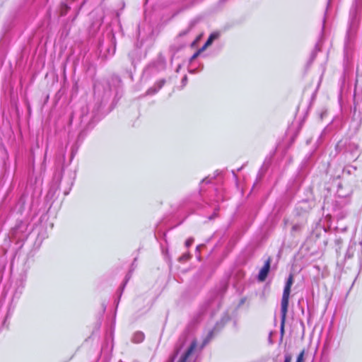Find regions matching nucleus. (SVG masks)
<instances>
[{
	"label": "nucleus",
	"mask_w": 362,
	"mask_h": 362,
	"mask_svg": "<svg viewBox=\"0 0 362 362\" xmlns=\"http://www.w3.org/2000/svg\"><path fill=\"white\" fill-rule=\"evenodd\" d=\"M206 342L204 341L203 345L199 349L195 339L189 336L181 337L174 356L175 362H197L199 352Z\"/></svg>",
	"instance_id": "1"
},
{
	"label": "nucleus",
	"mask_w": 362,
	"mask_h": 362,
	"mask_svg": "<svg viewBox=\"0 0 362 362\" xmlns=\"http://www.w3.org/2000/svg\"><path fill=\"white\" fill-rule=\"evenodd\" d=\"M293 283V275H289L288 278L286 280L282 298L281 301V337L283 338L284 334V326L286 322V315L288 312V300H289V296L291 293V288Z\"/></svg>",
	"instance_id": "2"
},
{
	"label": "nucleus",
	"mask_w": 362,
	"mask_h": 362,
	"mask_svg": "<svg viewBox=\"0 0 362 362\" xmlns=\"http://www.w3.org/2000/svg\"><path fill=\"white\" fill-rule=\"evenodd\" d=\"M270 269V259L269 258L264 263L263 267L260 269L258 274V279L259 281H264L269 272Z\"/></svg>",
	"instance_id": "3"
},
{
	"label": "nucleus",
	"mask_w": 362,
	"mask_h": 362,
	"mask_svg": "<svg viewBox=\"0 0 362 362\" xmlns=\"http://www.w3.org/2000/svg\"><path fill=\"white\" fill-rule=\"evenodd\" d=\"M144 339V335L142 332H136L132 337V341L135 343H140Z\"/></svg>",
	"instance_id": "4"
},
{
	"label": "nucleus",
	"mask_w": 362,
	"mask_h": 362,
	"mask_svg": "<svg viewBox=\"0 0 362 362\" xmlns=\"http://www.w3.org/2000/svg\"><path fill=\"white\" fill-rule=\"evenodd\" d=\"M165 83V81L164 80H162L160 81H159L158 83V88L157 89H154L153 90H152V89H149L148 90V93H154L156 92H157L159 89H160L162 88V86H163Z\"/></svg>",
	"instance_id": "5"
},
{
	"label": "nucleus",
	"mask_w": 362,
	"mask_h": 362,
	"mask_svg": "<svg viewBox=\"0 0 362 362\" xmlns=\"http://www.w3.org/2000/svg\"><path fill=\"white\" fill-rule=\"evenodd\" d=\"M305 351L303 350L297 357L296 362H303Z\"/></svg>",
	"instance_id": "6"
},
{
	"label": "nucleus",
	"mask_w": 362,
	"mask_h": 362,
	"mask_svg": "<svg viewBox=\"0 0 362 362\" xmlns=\"http://www.w3.org/2000/svg\"><path fill=\"white\" fill-rule=\"evenodd\" d=\"M69 7L66 6V5H62V15H65L67 12V10H68Z\"/></svg>",
	"instance_id": "7"
},
{
	"label": "nucleus",
	"mask_w": 362,
	"mask_h": 362,
	"mask_svg": "<svg viewBox=\"0 0 362 362\" xmlns=\"http://www.w3.org/2000/svg\"><path fill=\"white\" fill-rule=\"evenodd\" d=\"M213 41L214 40L211 38L209 37L205 45H204L203 49H205L206 47L209 46L213 42Z\"/></svg>",
	"instance_id": "8"
},
{
	"label": "nucleus",
	"mask_w": 362,
	"mask_h": 362,
	"mask_svg": "<svg viewBox=\"0 0 362 362\" xmlns=\"http://www.w3.org/2000/svg\"><path fill=\"white\" fill-rule=\"evenodd\" d=\"M219 36V34L218 33H211L209 36L210 38H211L213 40L217 39Z\"/></svg>",
	"instance_id": "9"
},
{
	"label": "nucleus",
	"mask_w": 362,
	"mask_h": 362,
	"mask_svg": "<svg viewBox=\"0 0 362 362\" xmlns=\"http://www.w3.org/2000/svg\"><path fill=\"white\" fill-rule=\"evenodd\" d=\"M194 242V240L193 238H188L186 242H185V245L187 247H189Z\"/></svg>",
	"instance_id": "10"
},
{
	"label": "nucleus",
	"mask_w": 362,
	"mask_h": 362,
	"mask_svg": "<svg viewBox=\"0 0 362 362\" xmlns=\"http://www.w3.org/2000/svg\"><path fill=\"white\" fill-rule=\"evenodd\" d=\"M291 356L290 354H286L284 357V362H291Z\"/></svg>",
	"instance_id": "11"
},
{
	"label": "nucleus",
	"mask_w": 362,
	"mask_h": 362,
	"mask_svg": "<svg viewBox=\"0 0 362 362\" xmlns=\"http://www.w3.org/2000/svg\"><path fill=\"white\" fill-rule=\"evenodd\" d=\"M197 56H198V52L195 53V54L192 57L191 60L194 59Z\"/></svg>",
	"instance_id": "12"
},
{
	"label": "nucleus",
	"mask_w": 362,
	"mask_h": 362,
	"mask_svg": "<svg viewBox=\"0 0 362 362\" xmlns=\"http://www.w3.org/2000/svg\"><path fill=\"white\" fill-rule=\"evenodd\" d=\"M187 76H185L183 78H182V83H185L186 81H187Z\"/></svg>",
	"instance_id": "13"
}]
</instances>
